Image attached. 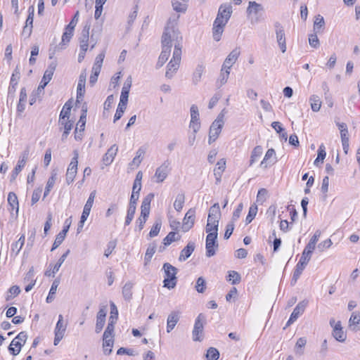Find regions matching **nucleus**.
<instances>
[{
  "instance_id": "f257e3e1",
  "label": "nucleus",
  "mask_w": 360,
  "mask_h": 360,
  "mask_svg": "<svg viewBox=\"0 0 360 360\" xmlns=\"http://www.w3.org/2000/svg\"><path fill=\"white\" fill-rule=\"evenodd\" d=\"M232 6L231 5H221L213 23L212 34L215 41H219L224 32V28L231 18Z\"/></svg>"
},
{
  "instance_id": "f03ea898",
  "label": "nucleus",
  "mask_w": 360,
  "mask_h": 360,
  "mask_svg": "<svg viewBox=\"0 0 360 360\" xmlns=\"http://www.w3.org/2000/svg\"><path fill=\"white\" fill-rule=\"evenodd\" d=\"M174 49L173 52L172 58L167 65V71L165 72V77L168 79L173 77L174 74L176 72L179 68V65L181 60V49L182 44L176 43L174 44Z\"/></svg>"
},
{
  "instance_id": "7ed1b4c3",
  "label": "nucleus",
  "mask_w": 360,
  "mask_h": 360,
  "mask_svg": "<svg viewBox=\"0 0 360 360\" xmlns=\"http://www.w3.org/2000/svg\"><path fill=\"white\" fill-rule=\"evenodd\" d=\"M169 34H170L169 32L162 34V51L156 64V68L158 69L164 65L170 56L171 49L174 44V41L169 39V37H171Z\"/></svg>"
},
{
  "instance_id": "20e7f679",
  "label": "nucleus",
  "mask_w": 360,
  "mask_h": 360,
  "mask_svg": "<svg viewBox=\"0 0 360 360\" xmlns=\"http://www.w3.org/2000/svg\"><path fill=\"white\" fill-rule=\"evenodd\" d=\"M180 15L176 13H173L168 19L167 26L163 33L169 32L170 34L169 39L174 41V44H182L183 37L179 31L176 29Z\"/></svg>"
},
{
  "instance_id": "39448f33",
  "label": "nucleus",
  "mask_w": 360,
  "mask_h": 360,
  "mask_svg": "<svg viewBox=\"0 0 360 360\" xmlns=\"http://www.w3.org/2000/svg\"><path fill=\"white\" fill-rule=\"evenodd\" d=\"M162 269L165 274V278L163 281L164 287L168 289L174 288L177 281V269L169 263H165Z\"/></svg>"
},
{
  "instance_id": "423d86ee",
  "label": "nucleus",
  "mask_w": 360,
  "mask_h": 360,
  "mask_svg": "<svg viewBox=\"0 0 360 360\" xmlns=\"http://www.w3.org/2000/svg\"><path fill=\"white\" fill-rule=\"evenodd\" d=\"M224 115L221 112L218 115L216 120L211 124L209 131V144H211L212 143L215 141L218 138L219 134L221 133V129L224 124Z\"/></svg>"
},
{
  "instance_id": "0eeeda50",
  "label": "nucleus",
  "mask_w": 360,
  "mask_h": 360,
  "mask_svg": "<svg viewBox=\"0 0 360 360\" xmlns=\"http://www.w3.org/2000/svg\"><path fill=\"white\" fill-rule=\"evenodd\" d=\"M27 339V333L25 331L20 332L12 341L8 347V351L14 356L18 355L22 347L26 342Z\"/></svg>"
},
{
  "instance_id": "6e6552de",
  "label": "nucleus",
  "mask_w": 360,
  "mask_h": 360,
  "mask_svg": "<svg viewBox=\"0 0 360 360\" xmlns=\"http://www.w3.org/2000/svg\"><path fill=\"white\" fill-rule=\"evenodd\" d=\"M207 233L205 244L206 256L207 257H211L216 254V250L219 247L217 242L218 233L213 231Z\"/></svg>"
},
{
  "instance_id": "1a4fd4ad",
  "label": "nucleus",
  "mask_w": 360,
  "mask_h": 360,
  "mask_svg": "<svg viewBox=\"0 0 360 360\" xmlns=\"http://www.w3.org/2000/svg\"><path fill=\"white\" fill-rule=\"evenodd\" d=\"M74 31L65 27V31L62 35L61 42L58 46H56L53 49H49V58H52L56 52L66 48L67 44L70 42L73 36Z\"/></svg>"
},
{
  "instance_id": "9d476101",
  "label": "nucleus",
  "mask_w": 360,
  "mask_h": 360,
  "mask_svg": "<svg viewBox=\"0 0 360 360\" xmlns=\"http://www.w3.org/2000/svg\"><path fill=\"white\" fill-rule=\"evenodd\" d=\"M264 11L262 4L255 1H249L247 8V13L252 24L257 23L259 21V13Z\"/></svg>"
},
{
  "instance_id": "9b49d317",
  "label": "nucleus",
  "mask_w": 360,
  "mask_h": 360,
  "mask_svg": "<svg viewBox=\"0 0 360 360\" xmlns=\"http://www.w3.org/2000/svg\"><path fill=\"white\" fill-rule=\"evenodd\" d=\"M73 153L74 156L72 158L70 163L69 164L66 172V182L68 184H70L72 182H73L77 172L79 154L77 150H74Z\"/></svg>"
},
{
  "instance_id": "f8f14e48",
  "label": "nucleus",
  "mask_w": 360,
  "mask_h": 360,
  "mask_svg": "<svg viewBox=\"0 0 360 360\" xmlns=\"http://www.w3.org/2000/svg\"><path fill=\"white\" fill-rule=\"evenodd\" d=\"M205 321V316L200 314L195 319L194 328L193 330V340L194 341H201L202 339L203 324Z\"/></svg>"
},
{
  "instance_id": "ddd939ff",
  "label": "nucleus",
  "mask_w": 360,
  "mask_h": 360,
  "mask_svg": "<svg viewBox=\"0 0 360 360\" xmlns=\"http://www.w3.org/2000/svg\"><path fill=\"white\" fill-rule=\"evenodd\" d=\"M276 37L278 44V46L282 51L285 53L286 51V43H285V34L283 27L278 22L274 23Z\"/></svg>"
},
{
  "instance_id": "4468645a",
  "label": "nucleus",
  "mask_w": 360,
  "mask_h": 360,
  "mask_svg": "<svg viewBox=\"0 0 360 360\" xmlns=\"http://www.w3.org/2000/svg\"><path fill=\"white\" fill-rule=\"evenodd\" d=\"M189 127L195 134H196L200 128L198 108L195 105H192L191 107V122Z\"/></svg>"
},
{
  "instance_id": "2eb2a0df",
  "label": "nucleus",
  "mask_w": 360,
  "mask_h": 360,
  "mask_svg": "<svg viewBox=\"0 0 360 360\" xmlns=\"http://www.w3.org/2000/svg\"><path fill=\"white\" fill-rule=\"evenodd\" d=\"M169 164L170 163L168 160H165L160 167L156 169L154 177L156 179L155 181L157 183H161L164 181L167 178L170 171V169L169 168Z\"/></svg>"
},
{
  "instance_id": "dca6fc26",
  "label": "nucleus",
  "mask_w": 360,
  "mask_h": 360,
  "mask_svg": "<svg viewBox=\"0 0 360 360\" xmlns=\"http://www.w3.org/2000/svg\"><path fill=\"white\" fill-rule=\"evenodd\" d=\"M307 305V301H302L297 304V305L294 309L293 311L292 312L290 319H288L286 326H289L290 324L294 323L297 318L303 314V312L305 310V308Z\"/></svg>"
},
{
  "instance_id": "f3484780",
  "label": "nucleus",
  "mask_w": 360,
  "mask_h": 360,
  "mask_svg": "<svg viewBox=\"0 0 360 360\" xmlns=\"http://www.w3.org/2000/svg\"><path fill=\"white\" fill-rule=\"evenodd\" d=\"M195 211L190 209L185 214L183 219L182 229L184 232L189 231L193 226L195 222Z\"/></svg>"
},
{
  "instance_id": "a211bd4d",
  "label": "nucleus",
  "mask_w": 360,
  "mask_h": 360,
  "mask_svg": "<svg viewBox=\"0 0 360 360\" xmlns=\"http://www.w3.org/2000/svg\"><path fill=\"white\" fill-rule=\"evenodd\" d=\"M58 125L60 130L63 129L61 139L64 141L70 134V132L73 127V122L69 120V118H59Z\"/></svg>"
},
{
  "instance_id": "6ab92c4d",
  "label": "nucleus",
  "mask_w": 360,
  "mask_h": 360,
  "mask_svg": "<svg viewBox=\"0 0 360 360\" xmlns=\"http://www.w3.org/2000/svg\"><path fill=\"white\" fill-rule=\"evenodd\" d=\"M107 314V309L105 306H103L100 308L97 316L95 332L99 333L102 330L105 323V317Z\"/></svg>"
},
{
  "instance_id": "aec40b11",
  "label": "nucleus",
  "mask_w": 360,
  "mask_h": 360,
  "mask_svg": "<svg viewBox=\"0 0 360 360\" xmlns=\"http://www.w3.org/2000/svg\"><path fill=\"white\" fill-rule=\"evenodd\" d=\"M240 56V51L238 49H233L226 58L222 65L223 70H229L231 68L233 65L236 62Z\"/></svg>"
},
{
  "instance_id": "412c9836",
  "label": "nucleus",
  "mask_w": 360,
  "mask_h": 360,
  "mask_svg": "<svg viewBox=\"0 0 360 360\" xmlns=\"http://www.w3.org/2000/svg\"><path fill=\"white\" fill-rule=\"evenodd\" d=\"M89 25H85L80 34V37L79 38V46L80 49H83V51H86L89 46Z\"/></svg>"
},
{
  "instance_id": "4be33fe9",
  "label": "nucleus",
  "mask_w": 360,
  "mask_h": 360,
  "mask_svg": "<svg viewBox=\"0 0 360 360\" xmlns=\"http://www.w3.org/2000/svg\"><path fill=\"white\" fill-rule=\"evenodd\" d=\"M349 328L352 331L356 332L360 330V312H352L349 319Z\"/></svg>"
},
{
  "instance_id": "5701e85b",
  "label": "nucleus",
  "mask_w": 360,
  "mask_h": 360,
  "mask_svg": "<svg viewBox=\"0 0 360 360\" xmlns=\"http://www.w3.org/2000/svg\"><path fill=\"white\" fill-rule=\"evenodd\" d=\"M20 77V68L19 66L17 65L15 68L10 82V85L8 87V93L9 94H14L16 89V86L18 85V81Z\"/></svg>"
},
{
  "instance_id": "b1692460",
  "label": "nucleus",
  "mask_w": 360,
  "mask_h": 360,
  "mask_svg": "<svg viewBox=\"0 0 360 360\" xmlns=\"http://www.w3.org/2000/svg\"><path fill=\"white\" fill-rule=\"evenodd\" d=\"M333 336L338 342H343L345 341L347 338V335L342 330L340 321H338L334 326L333 330Z\"/></svg>"
},
{
  "instance_id": "393cba45",
  "label": "nucleus",
  "mask_w": 360,
  "mask_h": 360,
  "mask_svg": "<svg viewBox=\"0 0 360 360\" xmlns=\"http://www.w3.org/2000/svg\"><path fill=\"white\" fill-rule=\"evenodd\" d=\"M179 320V314L177 311L171 312L167 321V332L170 333L175 327Z\"/></svg>"
},
{
  "instance_id": "a878e982",
  "label": "nucleus",
  "mask_w": 360,
  "mask_h": 360,
  "mask_svg": "<svg viewBox=\"0 0 360 360\" xmlns=\"http://www.w3.org/2000/svg\"><path fill=\"white\" fill-rule=\"evenodd\" d=\"M118 148L114 144L112 145L107 151V153L104 155L103 158V163L105 165H109L111 164L117 153Z\"/></svg>"
},
{
  "instance_id": "bb28decb",
  "label": "nucleus",
  "mask_w": 360,
  "mask_h": 360,
  "mask_svg": "<svg viewBox=\"0 0 360 360\" xmlns=\"http://www.w3.org/2000/svg\"><path fill=\"white\" fill-rule=\"evenodd\" d=\"M86 113L87 105L86 103H84L82 107V114L76 126V129L79 130L80 132H83L84 131L85 124L86 122Z\"/></svg>"
},
{
  "instance_id": "cd10ccee",
  "label": "nucleus",
  "mask_w": 360,
  "mask_h": 360,
  "mask_svg": "<svg viewBox=\"0 0 360 360\" xmlns=\"http://www.w3.org/2000/svg\"><path fill=\"white\" fill-rule=\"evenodd\" d=\"M195 250V244L193 242H189L187 245L181 251L179 260H186L193 253Z\"/></svg>"
},
{
  "instance_id": "c85d7f7f",
  "label": "nucleus",
  "mask_w": 360,
  "mask_h": 360,
  "mask_svg": "<svg viewBox=\"0 0 360 360\" xmlns=\"http://www.w3.org/2000/svg\"><path fill=\"white\" fill-rule=\"evenodd\" d=\"M131 84H132V78L131 76H129L127 78V79L125 80V82L123 84L122 89L121 95H120L121 100H124V101H128V98H129V94L130 88L131 86Z\"/></svg>"
},
{
  "instance_id": "c756f323",
  "label": "nucleus",
  "mask_w": 360,
  "mask_h": 360,
  "mask_svg": "<svg viewBox=\"0 0 360 360\" xmlns=\"http://www.w3.org/2000/svg\"><path fill=\"white\" fill-rule=\"evenodd\" d=\"M307 344V338L304 337L300 338L295 345L294 352L296 356H301L304 354V347Z\"/></svg>"
},
{
  "instance_id": "7c9ffc66",
  "label": "nucleus",
  "mask_w": 360,
  "mask_h": 360,
  "mask_svg": "<svg viewBox=\"0 0 360 360\" xmlns=\"http://www.w3.org/2000/svg\"><path fill=\"white\" fill-rule=\"evenodd\" d=\"M226 168V160L221 159L217 163V167L214 169V175L215 176L217 183L221 181V174Z\"/></svg>"
},
{
  "instance_id": "2f4dec72",
  "label": "nucleus",
  "mask_w": 360,
  "mask_h": 360,
  "mask_svg": "<svg viewBox=\"0 0 360 360\" xmlns=\"http://www.w3.org/2000/svg\"><path fill=\"white\" fill-rule=\"evenodd\" d=\"M30 155V150L28 148H27L25 150L22 151L21 155H20L19 160L18 161L17 165L15 166V169H16V172L20 171L21 172L25 165H26V162L28 160Z\"/></svg>"
},
{
  "instance_id": "473e14b6",
  "label": "nucleus",
  "mask_w": 360,
  "mask_h": 360,
  "mask_svg": "<svg viewBox=\"0 0 360 360\" xmlns=\"http://www.w3.org/2000/svg\"><path fill=\"white\" fill-rule=\"evenodd\" d=\"M56 68V63H51L48 66V68L46 70V71L44 72V76H43L41 82L44 83L45 84H48L49 82L52 79V77L53 75Z\"/></svg>"
},
{
  "instance_id": "72a5a7b5",
  "label": "nucleus",
  "mask_w": 360,
  "mask_h": 360,
  "mask_svg": "<svg viewBox=\"0 0 360 360\" xmlns=\"http://www.w3.org/2000/svg\"><path fill=\"white\" fill-rule=\"evenodd\" d=\"M219 218L207 217V223L205 227L206 233L218 231Z\"/></svg>"
},
{
  "instance_id": "f704fd0d",
  "label": "nucleus",
  "mask_w": 360,
  "mask_h": 360,
  "mask_svg": "<svg viewBox=\"0 0 360 360\" xmlns=\"http://www.w3.org/2000/svg\"><path fill=\"white\" fill-rule=\"evenodd\" d=\"M187 3L188 1L181 0L172 1V8L177 13H185L188 8Z\"/></svg>"
},
{
  "instance_id": "c9c22d12",
  "label": "nucleus",
  "mask_w": 360,
  "mask_h": 360,
  "mask_svg": "<svg viewBox=\"0 0 360 360\" xmlns=\"http://www.w3.org/2000/svg\"><path fill=\"white\" fill-rule=\"evenodd\" d=\"M204 70L205 66L202 64H199L197 65V67L195 69V71L193 73L192 77L193 83L194 84H198V82H200Z\"/></svg>"
},
{
  "instance_id": "e433bc0d",
  "label": "nucleus",
  "mask_w": 360,
  "mask_h": 360,
  "mask_svg": "<svg viewBox=\"0 0 360 360\" xmlns=\"http://www.w3.org/2000/svg\"><path fill=\"white\" fill-rule=\"evenodd\" d=\"M305 267H306V266L301 263L298 262L297 264L295 271L293 272V275H292L291 281H290L291 285H295V283H297L298 278H300V275L302 274V273L303 270L305 269Z\"/></svg>"
},
{
  "instance_id": "4c0bfd02",
  "label": "nucleus",
  "mask_w": 360,
  "mask_h": 360,
  "mask_svg": "<svg viewBox=\"0 0 360 360\" xmlns=\"http://www.w3.org/2000/svg\"><path fill=\"white\" fill-rule=\"evenodd\" d=\"M59 284H60V280L58 279V278L54 280L53 282L52 283V285H51V289L49 290V295H48V296L46 297V302L47 303H51L54 300V295L56 293V290H57V288H58Z\"/></svg>"
},
{
  "instance_id": "58836bf2",
  "label": "nucleus",
  "mask_w": 360,
  "mask_h": 360,
  "mask_svg": "<svg viewBox=\"0 0 360 360\" xmlns=\"http://www.w3.org/2000/svg\"><path fill=\"white\" fill-rule=\"evenodd\" d=\"M309 102L312 111L318 112L321 107V101L317 95H311L309 98Z\"/></svg>"
},
{
  "instance_id": "ea45409f",
  "label": "nucleus",
  "mask_w": 360,
  "mask_h": 360,
  "mask_svg": "<svg viewBox=\"0 0 360 360\" xmlns=\"http://www.w3.org/2000/svg\"><path fill=\"white\" fill-rule=\"evenodd\" d=\"M133 285L131 282H127L122 288V295L126 300L129 301L132 298Z\"/></svg>"
},
{
  "instance_id": "a19ab883",
  "label": "nucleus",
  "mask_w": 360,
  "mask_h": 360,
  "mask_svg": "<svg viewBox=\"0 0 360 360\" xmlns=\"http://www.w3.org/2000/svg\"><path fill=\"white\" fill-rule=\"evenodd\" d=\"M66 328H67V323H64L63 316V315L60 314L58 316V321L56 323L54 333H57L64 335L65 332L66 330Z\"/></svg>"
},
{
  "instance_id": "79ce46f5",
  "label": "nucleus",
  "mask_w": 360,
  "mask_h": 360,
  "mask_svg": "<svg viewBox=\"0 0 360 360\" xmlns=\"http://www.w3.org/2000/svg\"><path fill=\"white\" fill-rule=\"evenodd\" d=\"M25 243V236L22 235L20 238L11 245V251L13 252H15V255H17L20 250L22 249L23 245Z\"/></svg>"
},
{
  "instance_id": "37998d69",
  "label": "nucleus",
  "mask_w": 360,
  "mask_h": 360,
  "mask_svg": "<svg viewBox=\"0 0 360 360\" xmlns=\"http://www.w3.org/2000/svg\"><path fill=\"white\" fill-rule=\"evenodd\" d=\"M229 74H230V70H223V68H221L219 77L217 82V84L219 87H221V86H223L224 84H225L227 82Z\"/></svg>"
},
{
  "instance_id": "c03bdc74",
  "label": "nucleus",
  "mask_w": 360,
  "mask_h": 360,
  "mask_svg": "<svg viewBox=\"0 0 360 360\" xmlns=\"http://www.w3.org/2000/svg\"><path fill=\"white\" fill-rule=\"evenodd\" d=\"M262 152L263 149L260 146H257L253 149L250 160V166L252 165V164L255 162L257 160V159L262 155Z\"/></svg>"
},
{
  "instance_id": "a18cd8bd",
  "label": "nucleus",
  "mask_w": 360,
  "mask_h": 360,
  "mask_svg": "<svg viewBox=\"0 0 360 360\" xmlns=\"http://www.w3.org/2000/svg\"><path fill=\"white\" fill-rule=\"evenodd\" d=\"M326 153L325 150V146L321 144L318 149V155L316 159L314 160V164L316 166H319V162L323 163L325 159Z\"/></svg>"
},
{
  "instance_id": "49530a36",
  "label": "nucleus",
  "mask_w": 360,
  "mask_h": 360,
  "mask_svg": "<svg viewBox=\"0 0 360 360\" xmlns=\"http://www.w3.org/2000/svg\"><path fill=\"white\" fill-rule=\"evenodd\" d=\"M185 196L183 193H179L176 195V200L174 202V207L177 212H180L184 206Z\"/></svg>"
},
{
  "instance_id": "de8ad7c7",
  "label": "nucleus",
  "mask_w": 360,
  "mask_h": 360,
  "mask_svg": "<svg viewBox=\"0 0 360 360\" xmlns=\"http://www.w3.org/2000/svg\"><path fill=\"white\" fill-rule=\"evenodd\" d=\"M145 153L146 149L143 147L139 148L136 151L135 158L132 160V164L139 166L141 162Z\"/></svg>"
},
{
  "instance_id": "09e8293b",
  "label": "nucleus",
  "mask_w": 360,
  "mask_h": 360,
  "mask_svg": "<svg viewBox=\"0 0 360 360\" xmlns=\"http://www.w3.org/2000/svg\"><path fill=\"white\" fill-rule=\"evenodd\" d=\"M162 226V221L161 219H158L155 221V224H153V227L151 228L148 236L150 238H153L155 236H157L160 231Z\"/></svg>"
},
{
  "instance_id": "8fccbe9b",
  "label": "nucleus",
  "mask_w": 360,
  "mask_h": 360,
  "mask_svg": "<svg viewBox=\"0 0 360 360\" xmlns=\"http://www.w3.org/2000/svg\"><path fill=\"white\" fill-rule=\"evenodd\" d=\"M70 250H68L64 254L62 255L57 263L53 266L52 274H56L59 271L61 265L65 262L68 255L70 254Z\"/></svg>"
},
{
  "instance_id": "3c124183",
  "label": "nucleus",
  "mask_w": 360,
  "mask_h": 360,
  "mask_svg": "<svg viewBox=\"0 0 360 360\" xmlns=\"http://www.w3.org/2000/svg\"><path fill=\"white\" fill-rule=\"evenodd\" d=\"M221 212L219 203H214L210 208L208 214V217L220 218Z\"/></svg>"
},
{
  "instance_id": "603ef678",
  "label": "nucleus",
  "mask_w": 360,
  "mask_h": 360,
  "mask_svg": "<svg viewBox=\"0 0 360 360\" xmlns=\"http://www.w3.org/2000/svg\"><path fill=\"white\" fill-rule=\"evenodd\" d=\"M205 356L207 360H218L219 352L216 348L210 347L207 351Z\"/></svg>"
},
{
  "instance_id": "864d4df0",
  "label": "nucleus",
  "mask_w": 360,
  "mask_h": 360,
  "mask_svg": "<svg viewBox=\"0 0 360 360\" xmlns=\"http://www.w3.org/2000/svg\"><path fill=\"white\" fill-rule=\"evenodd\" d=\"M179 238H180V236H178L176 232L171 231L163 239V243L165 245H169L172 242L178 240Z\"/></svg>"
},
{
  "instance_id": "5fc2aeb1",
  "label": "nucleus",
  "mask_w": 360,
  "mask_h": 360,
  "mask_svg": "<svg viewBox=\"0 0 360 360\" xmlns=\"http://www.w3.org/2000/svg\"><path fill=\"white\" fill-rule=\"evenodd\" d=\"M257 210L258 208L257 205H252L250 206V207L249 208L248 214L245 219V222L247 224L252 222V221L254 219L257 213Z\"/></svg>"
},
{
  "instance_id": "6e6d98bb",
  "label": "nucleus",
  "mask_w": 360,
  "mask_h": 360,
  "mask_svg": "<svg viewBox=\"0 0 360 360\" xmlns=\"http://www.w3.org/2000/svg\"><path fill=\"white\" fill-rule=\"evenodd\" d=\"M324 25H325V22H324L323 18L320 15H316L315 17V20L314 22V30L316 32H319V30L321 29L322 27H323Z\"/></svg>"
},
{
  "instance_id": "4d7b16f0",
  "label": "nucleus",
  "mask_w": 360,
  "mask_h": 360,
  "mask_svg": "<svg viewBox=\"0 0 360 360\" xmlns=\"http://www.w3.org/2000/svg\"><path fill=\"white\" fill-rule=\"evenodd\" d=\"M71 105L68 102L65 103L63 105V108L60 113L59 118L63 119V118H69L70 115V110H71Z\"/></svg>"
},
{
  "instance_id": "13d9d810",
  "label": "nucleus",
  "mask_w": 360,
  "mask_h": 360,
  "mask_svg": "<svg viewBox=\"0 0 360 360\" xmlns=\"http://www.w3.org/2000/svg\"><path fill=\"white\" fill-rule=\"evenodd\" d=\"M8 202L13 209L16 207L17 211L18 210V200L17 195L14 193L10 192L8 193Z\"/></svg>"
},
{
  "instance_id": "bf43d9fd",
  "label": "nucleus",
  "mask_w": 360,
  "mask_h": 360,
  "mask_svg": "<svg viewBox=\"0 0 360 360\" xmlns=\"http://www.w3.org/2000/svg\"><path fill=\"white\" fill-rule=\"evenodd\" d=\"M240 275L235 271H229L228 280L231 281L232 284H237L240 281Z\"/></svg>"
},
{
  "instance_id": "052dcab7",
  "label": "nucleus",
  "mask_w": 360,
  "mask_h": 360,
  "mask_svg": "<svg viewBox=\"0 0 360 360\" xmlns=\"http://www.w3.org/2000/svg\"><path fill=\"white\" fill-rule=\"evenodd\" d=\"M276 155V152L274 150V149L273 148H270L269 149L266 154H265V156L263 159V160L262 161L261 164H260V166L261 167H263L264 168L267 167V165L266 164V162L272 157H274Z\"/></svg>"
},
{
  "instance_id": "680f3d73",
  "label": "nucleus",
  "mask_w": 360,
  "mask_h": 360,
  "mask_svg": "<svg viewBox=\"0 0 360 360\" xmlns=\"http://www.w3.org/2000/svg\"><path fill=\"white\" fill-rule=\"evenodd\" d=\"M55 182H56V177L54 176H51L49 179V180L46 183V186L45 188L44 193V198H46L49 195L50 191L53 187Z\"/></svg>"
},
{
  "instance_id": "e2e57ef3",
  "label": "nucleus",
  "mask_w": 360,
  "mask_h": 360,
  "mask_svg": "<svg viewBox=\"0 0 360 360\" xmlns=\"http://www.w3.org/2000/svg\"><path fill=\"white\" fill-rule=\"evenodd\" d=\"M113 340H107L103 341V352L105 355H109L112 352V347L113 346Z\"/></svg>"
},
{
  "instance_id": "0e129e2a",
  "label": "nucleus",
  "mask_w": 360,
  "mask_h": 360,
  "mask_svg": "<svg viewBox=\"0 0 360 360\" xmlns=\"http://www.w3.org/2000/svg\"><path fill=\"white\" fill-rule=\"evenodd\" d=\"M206 288L205 280L202 277H199L196 281L195 289L198 292L202 293Z\"/></svg>"
},
{
  "instance_id": "69168bd1",
  "label": "nucleus",
  "mask_w": 360,
  "mask_h": 360,
  "mask_svg": "<svg viewBox=\"0 0 360 360\" xmlns=\"http://www.w3.org/2000/svg\"><path fill=\"white\" fill-rule=\"evenodd\" d=\"M85 84L84 82H79L77 88V101H79V98H82L85 93Z\"/></svg>"
},
{
  "instance_id": "338daca9",
  "label": "nucleus",
  "mask_w": 360,
  "mask_h": 360,
  "mask_svg": "<svg viewBox=\"0 0 360 360\" xmlns=\"http://www.w3.org/2000/svg\"><path fill=\"white\" fill-rule=\"evenodd\" d=\"M65 238V236L59 232L56 237L51 250L53 251L56 249L63 242Z\"/></svg>"
},
{
  "instance_id": "774afa93",
  "label": "nucleus",
  "mask_w": 360,
  "mask_h": 360,
  "mask_svg": "<svg viewBox=\"0 0 360 360\" xmlns=\"http://www.w3.org/2000/svg\"><path fill=\"white\" fill-rule=\"evenodd\" d=\"M268 191L266 188H260L258 191L257 200L261 203L264 202L266 199Z\"/></svg>"
}]
</instances>
